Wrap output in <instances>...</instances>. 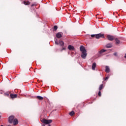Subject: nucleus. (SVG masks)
<instances>
[{
    "mask_svg": "<svg viewBox=\"0 0 126 126\" xmlns=\"http://www.w3.org/2000/svg\"><path fill=\"white\" fill-rule=\"evenodd\" d=\"M69 115H70V116H73L74 115V111H71L69 113Z\"/></svg>",
    "mask_w": 126,
    "mask_h": 126,
    "instance_id": "obj_19",
    "label": "nucleus"
},
{
    "mask_svg": "<svg viewBox=\"0 0 126 126\" xmlns=\"http://www.w3.org/2000/svg\"><path fill=\"white\" fill-rule=\"evenodd\" d=\"M100 37H104V35H103L101 33L95 34L96 39H99Z\"/></svg>",
    "mask_w": 126,
    "mask_h": 126,
    "instance_id": "obj_6",
    "label": "nucleus"
},
{
    "mask_svg": "<svg viewBox=\"0 0 126 126\" xmlns=\"http://www.w3.org/2000/svg\"><path fill=\"white\" fill-rule=\"evenodd\" d=\"M42 126H45V125H42Z\"/></svg>",
    "mask_w": 126,
    "mask_h": 126,
    "instance_id": "obj_29",
    "label": "nucleus"
},
{
    "mask_svg": "<svg viewBox=\"0 0 126 126\" xmlns=\"http://www.w3.org/2000/svg\"><path fill=\"white\" fill-rule=\"evenodd\" d=\"M103 89V84L100 85L99 88V90L101 91Z\"/></svg>",
    "mask_w": 126,
    "mask_h": 126,
    "instance_id": "obj_18",
    "label": "nucleus"
},
{
    "mask_svg": "<svg viewBox=\"0 0 126 126\" xmlns=\"http://www.w3.org/2000/svg\"><path fill=\"white\" fill-rule=\"evenodd\" d=\"M10 96L12 99H13V98H16V97H17V95L16 94H10Z\"/></svg>",
    "mask_w": 126,
    "mask_h": 126,
    "instance_id": "obj_12",
    "label": "nucleus"
},
{
    "mask_svg": "<svg viewBox=\"0 0 126 126\" xmlns=\"http://www.w3.org/2000/svg\"><path fill=\"white\" fill-rule=\"evenodd\" d=\"M106 48H112V44L110 43L107 44L106 45Z\"/></svg>",
    "mask_w": 126,
    "mask_h": 126,
    "instance_id": "obj_17",
    "label": "nucleus"
},
{
    "mask_svg": "<svg viewBox=\"0 0 126 126\" xmlns=\"http://www.w3.org/2000/svg\"><path fill=\"white\" fill-rule=\"evenodd\" d=\"M91 37H95V34H92L91 35Z\"/></svg>",
    "mask_w": 126,
    "mask_h": 126,
    "instance_id": "obj_23",
    "label": "nucleus"
},
{
    "mask_svg": "<svg viewBox=\"0 0 126 126\" xmlns=\"http://www.w3.org/2000/svg\"><path fill=\"white\" fill-rule=\"evenodd\" d=\"M23 3L25 5H29L30 4V2L29 1H24Z\"/></svg>",
    "mask_w": 126,
    "mask_h": 126,
    "instance_id": "obj_13",
    "label": "nucleus"
},
{
    "mask_svg": "<svg viewBox=\"0 0 126 126\" xmlns=\"http://www.w3.org/2000/svg\"><path fill=\"white\" fill-rule=\"evenodd\" d=\"M34 5H35V4H32V6H34Z\"/></svg>",
    "mask_w": 126,
    "mask_h": 126,
    "instance_id": "obj_28",
    "label": "nucleus"
},
{
    "mask_svg": "<svg viewBox=\"0 0 126 126\" xmlns=\"http://www.w3.org/2000/svg\"><path fill=\"white\" fill-rule=\"evenodd\" d=\"M42 123L43 124H45V125H49V124H51L52 123V120H47V119H43L41 120Z\"/></svg>",
    "mask_w": 126,
    "mask_h": 126,
    "instance_id": "obj_2",
    "label": "nucleus"
},
{
    "mask_svg": "<svg viewBox=\"0 0 126 126\" xmlns=\"http://www.w3.org/2000/svg\"><path fill=\"white\" fill-rule=\"evenodd\" d=\"M14 126H16V125L18 124V120L17 119L15 118L14 121H13Z\"/></svg>",
    "mask_w": 126,
    "mask_h": 126,
    "instance_id": "obj_8",
    "label": "nucleus"
},
{
    "mask_svg": "<svg viewBox=\"0 0 126 126\" xmlns=\"http://www.w3.org/2000/svg\"><path fill=\"white\" fill-rule=\"evenodd\" d=\"M0 118H1V116H0Z\"/></svg>",
    "mask_w": 126,
    "mask_h": 126,
    "instance_id": "obj_30",
    "label": "nucleus"
},
{
    "mask_svg": "<svg viewBox=\"0 0 126 126\" xmlns=\"http://www.w3.org/2000/svg\"><path fill=\"white\" fill-rule=\"evenodd\" d=\"M107 38L108 40H109V41H113V40H114V39H115V37H114V36L110 35H108L107 36Z\"/></svg>",
    "mask_w": 126,
    "mask_h": 126,
    "instance_id": "obj_4",
    "label": "nucleus"
},
{
    "mask_svg": "<svg viewBox=\"0 0 126 126\" xmlns=\"http://www.w3.org/2000/svg\"><path fill=\"white\" fill-rule=\"evenodd\" d=\"M98 96H101V91L98 92Z\"/></svg>",
    "mask_w": 126,
    "mask_h": 126,
    "instance_id": "obj_22",
    "label": "nucleus"
},
{
    "mask_svg": "<svg viewBox=\"0 0 126 126\" xmlns=\"http://www.w3.org/2000/svg\"><path fill=\"white\" fill-rule=\"evenodd\" d=\"M54 30H57L58 29V26H55L54 27Z\"/></svg>",
    "mask_w": 126,
    "mask_h": 126,
    "instance_id": "obj_21",
    "label": "nucleus"
},
{
    "mask_svg": "<svg viewBox=\"0 0 126 126\" xmlns=\"http://www.w3.org/2000/svg\"><path fill=\"white\" fill-rule=\"evenodd\" d=\"M114 55L115 56H117V52L114 53Z\"/></svg>",
    "mask_w": 126,
    "mask_h": 126,
    "instance_id": "obj_26",
    "label": "nucleus"
},
{
    "mask_svg": "<svg viewBox=\"0 0 126 126\" xmlns=\"http://www.w3.org/2000/svg\"><path fill=\"white\" fill-rule=\"evenodd\" d=\"M65 50V48L63 47V48H62V49L61 51H63V50Z\"/></svg>",
    "mask_w": 126,
    "mask_h": 126,
    "instance_id": "obj_25",
    "label": "nucleus"
},
{
    "mask_svg": "<svg viewBox=\"0 0 126 126\" xmlns=\"http://www.w3.org/2000/svg\"><path fill=\"white\" fill-rule=\"evenodd\" d=\"M56 37L57 38H62V37H63V33H62V32H58L56 34Z\"/></svg>",
    "mask_w": 126,
    "mask_h": 126,
    "instance_id": "obj_7",
    "label": "nucleus"
},
{
    "mask_svg": "<svg viewBox=\"0 0 126 126\" xmlns=\"http://www.w3.org/2000/svg\"><path fill=\"white\" fill-rule=\"evenodd\" d=\"M15 118L14 116H11L9 117L8 121L10 124H12L13 123V121L15 120Z\"/></svg>",
    "mask_w": 126,
    "mask_h": 126,
    "instance_id": "obj_3",
    "label": "nucleus"
},
{
    "mask_svg": "<svg viewBox=\"0 0 126 126\" xmlns=\"http://www.w3.org/2000/svg\"><path fill=\"white\" fill-rule=\"evenodd\" d=\"M106 50H104V49H102L98 53V57H101V56L102 55V54L103 53H105V52H106Z\"/></svg>",
    "mask_w": 126,
    "mask_h": 126,
    "instance_id": "obj_5",
    "label": "nucleus"
},
{
    "mask_svg": "<svg viewBox=\"0 0 126 126\" xmlns=\"http://www.w3.org/2000/svg\"><path fill=\"white\" fill-rule=\"evenodd\" d=\"M48 126H51V125H49Z\"/></svg>",
    "mask_w": 126,
    "mask_h": 126,
    "instance_id": "obj_31",
    "label": "nucleus"
},
{
    "mask_svg": "<svg viewBox=\"0 0 126 126\" xmlns=\"http://www.w3.org/2000/svg\"><path fill=\"white\" fill-rule=\"evenodd\" d=\"M107 79H109V77H106L104 79V80H107Z\"/></svg>",
    "mask_w": 126,
    "mask_h": 126,
    "instance_id": "obj_24",
    "label": "nucleus"
},
{
    "mask_svg": "<svg viewBox=\"0 0 126 126\" xmlns=\"http://www.w3.org/2000/svg\"><path fill=\"white\" fill-rule=\"evenodd\" d=\"M4 95L6 96H9V94H5Z\"/></svg>",
    "mask_w": 126,
    "mask_h": 126,
    "instance_id": "obj_27",
    "label": "nucleus"
},
{
    "mask_svg": "<svg viewBox=\"0 0 126 126\" xmlns=\"http://www.w3.org/2000/svg\"><path fill=\"white\" fill-rule=\"evenodd\" d=\"M68 49L69 50V51H74V47L71 45H69L68 46Z\"/></svg>",
    "mask_w": 126,
    "mask_h": 126,
    "instance_id": "obj_9",
    "label": "nucleus"
},
{
    "mask_svg": "<svg viewBox=\"0 0 126 126\" xmlns=\"http://www.w3.org/2000/svg\"><path fill=\"white\" fill-rule=\"evenodd\" d=\"M80 50L82 52V54L81 56V58L84 59H86V57H87V51H86V50H85V48L84 47V46L81 45L80 47Z\"/></svg>",
    "mask_w": 126,
    "mask_h": 126,
    "instance_id": "obj_1",
    "label": "nucleus"
},
{
    "mask_svg": "<svg viewBox=\"0 0 126 126\" xmlns=\"http://www.w3.org/2000/svg\"><path fill=\"white\" fill-rule=\"evenodd\" d=\"M59 44L60 45V46H61V47H63V46L64 45V43L63 41H59Z\"/></svg>",
    "mask_w": 126,
    "mask_h": 126,
    "instance_id": "obj_14",
    "label": "nucleus"
},
{
    "mask_svg": "<svg viewBox=\"0 0 126 126\" xmlns=\"http://www.w3.org/2000/svg\"><path fill=\"white\" fill-rule=\"evenodd\" d=\"M36 98L37 99H38V100H40V101H42V100H43V97L41 96H37Z\"/></svg>",
    "mask_w": 126,
    "mask_h": 126,
    "instance_id": "obj_16",
    "label": "nucleus"
},
{
    "mask_svg": "<svg viewBox=\"0 0 126 126\" xmlns=\"http://www.w3.org/2000/svg\"><path fill=\"white\" fill-rule=\"evenodd\" d=\"M116 44V45H119L121 42L120 41V40L118 38L115 39Z\"/></svg>",
    "mask_w": 126,
    "mask_h": 126,
    "instance_id": "obj_15",
    "label": "nucleus"
},
{
    "mask_svg": "<svg viewBox=\"0 0 126 126\" xmlns=\"http://www.w3.org/2000/svg\"><path fill=\"white\" fill-rule=\"evenodd\" d=\"M96 63H94L92 64V69H93V70H95V68L96 67Z\"/></svg>",
    "mask_w": 126,
    "mask_h": 126,
    "instance_id": "obj_10",
    "label": "nucleus"
},
{
    "mask_svg": "<svg viewBox=\"0 0 126 126\" xmlns=\"http://www.w3.org/2000/svg\"><path fill=\"white\" fill-rule=\"evenodd\" d=\"M105 72H106L107 73H109L110 72V67L108 66H105Z\"/></svg>",
    "mask_w": 126,
    "mask_h": 126,
    "instance_id": "obj_11",
    "label": "nucleus"
},
{
    "mask_svg": "<svg viewBox=\"0 0 126 126\" xmlns=\"http://www.w3.org/2000/svg\"><path fill=\"white\" fill-rule=\"evenodd\" d=\"M56 45H59V42H58V40L57 39L55 40Z\"/></svg>",
    "mask_w": 126,
    "mask_h": 126,
    "instance_id": "obj_20",
    "label": "nucleus"
}]
</instances>
